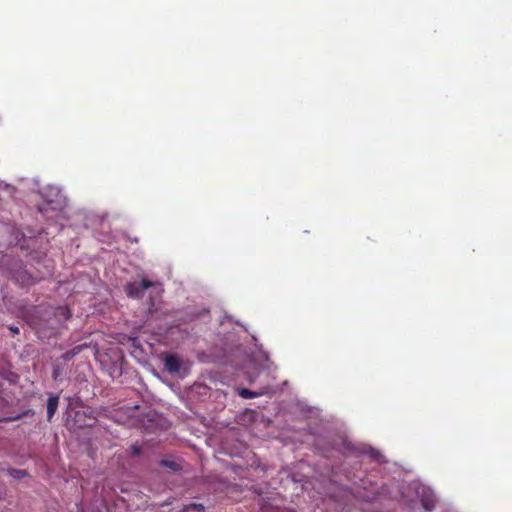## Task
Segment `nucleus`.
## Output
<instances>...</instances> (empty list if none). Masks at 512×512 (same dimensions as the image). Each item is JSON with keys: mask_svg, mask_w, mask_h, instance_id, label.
Segmentation results:
<instances>
[{"mask_svg": "<svg viewBox=\"0 0 512 512\" xmlns=\"http://www.w3.org/2000/svg\"><path fill=\"white\" fill-rule=\"evenodd\" d=\"M155 283L148 279H142L140 282H128L124 286V291L128 297L133 299H141L144 296V292L151 287H154Z\"/></svg>", "mask_w": 512, "mask_h": 512, "instance_id": "nucleus-1", "label": "nucleus"}, {"mask_svg": "<svg viewBox=\"0 0 512 512\" xmlns=\"http://www.w3.org/2000/svg\"><path fill=\"white\" fill-rule=\"evenodd\" d=\"M71 421L73 428L83 429L93 427L97 422V418L95 417L93 411L78 410L74 412Z\"/></svg>", "mask_w": 512, "mask_h": 512, "instance_id": "nucleus-2", "label": "nucleus"}, {"mask_svg": "<svg viewBox=\"0 0 512 512\" xmlns=\"http://www.w3.org/2000/svg\"><path fill=\"white\" fill-rule=\"evenodd\" d=\"M164 367L169 373H178L181 368L180 360L173 354L166 355L164 359Z\"/></svg>", "mask_w": 512, "mask_h": 512, "instance_id": "nucleus-3", "label": "nucleus"}, {"mask_svg": "<svg viewBox=\"0 0 512 512\" xmlns=\"http://www.w3.org/2000/svg\"><path fill=\"white\" fill-rule=\"evenodd\" d=\"M59 404V396L58 395H50L47 400V420L51 421L53 418Z\"/></svg>", "mask_w": 512, "mask_h": 512, "instance_id": "nucleus-4", "label": "nucleus"}, {"mask_svg": "<svg viewBox=\"0 0 512 512\" xmlns=\"http://www.w3.org/2000/svg\"><path fill=\"white\" fill-rule=\"evenodd\" d=\"M238 394L244 399H252V398H256L261 395V393L251 391L247 388L238 389Z\"/></svg>", "mask_w": 512, "mask_h": 512, "instance_id": "nucleus-5", "label": "nucleus"}, {"mask_svg": "<svg viewBox=\"0 0 512 512\" xmlns=\"http://www.w3.org/2000/svg\"><path fill=\"white\" fill-rule=\"evenodd\" d=\"M161 466L167 467V468H169L172 471H178V470L181 469L180 464H178L177 462L172 461V460H162L161 461Z\"/></svg>", "mask_w": 512, "mask_h": 512, "instance_id": "nucleus-6", "label": "nucleus"}, {"mask_svg": "<svg viewBox=\"0 0 512 512\" xmlns=\"http://www.w3.org/2000/svg\"><path fill=\"white\" fill-rule=\"evenodd\" d=\"M8 473H9V475H11L15 479H22L25 476H27V472L25 470H22V469L10 468V469H8Z\"/></svg>", "mask_w": 512, "mask_h": 512, "instance_id": "nucleus-7", "label": "nucleus"}, {"mask_svg": "<svg viewBox=\"0 0 512 512\" xmlns=\"http://www.w3.org/2000/svg\"><path fill=\"white\" fill-rule=\"evenodd\" d=\"M27 413H28V412H24V413H21V414L15 415V416H9V417L1 418V419H0V423H3V422H12V421H17V420L21 419L23 416L27 415Z\"/></svg>", "mask_w": 512, "mask_h": 512, "instance_id": "nucleus-8", "label": "nucleus"}, {"mask_svg": "<svg viewBox=\"0 0 512 512\" xmlns=\"http://www.w3.org/2000/svg\"><path fill=\"white\" fill-rule=\"evenodd\" d=\"M190 509H194V510H197V511H204V505L201 504V503H191L189 505H186L184 506L183 510H190Z\"/></svg>", "mask_w": 512, "mask_h": 512, "instance_id": "nucleus-9", "label": "nucleus"}, {"mask_svg": "<svg viewBox=\"0 0 512 512\" xmlns=\"http://www.w3.org/2000/svg\"><path fill=\"white\" fill-rule=\"evenodd\" d=\"M422 505H423V508L426 510V511H429L431 512L434 508V504H433V501L431 500H428V499H424L422 500Z\"/></svg>", "mask_w": 512, "mask_h": 512, "instance_id": "nucleus-10", "label": "nucleus"}, {"mask_svg": "<svg viewBox=\"0 0 512 512\" xmlns=\"http://www.w3.org/2000/svg\"><path fill=\"white\" fill-rule=\"evenodd\" d=\"M131 451H132V454L135 455V456H138L141 454L142 452V449L141 447L137 446V445H132L131 446Z\"/></svg>", "mask_w": 512, "mask_h": 512, "instance_id": "nucleus-11", "label": "nucleus"}, {"mask_svg": "<svg viewBox=\"0 0 512 512\" xmlns=\"http://www.w3.org/2000/svg\"><path fill=\"white\" fill-rule=\"evenodd\" d=\"M10 330L14 333V334H18L19 333V328L18 327H11Z\"/></svg>", "mask_w": 512, "mask_h": 512, "instance_id": "nucleus-12", "label": "nucleus"}, {"mask_svg": "<svg viewBox=\"0 0 512 512\" xmlns=\"http://www.w3.org/2000/svg\"><path fill=\"white\" fill-rule=\"evenodd\" d=\"M3 497H4V493H3V491H2V490H0V500H2V499H3Z\"/></svg>", "mask_w": 512, "mask_h": 512, "instance_id": "nucleus-13", "label": "nucleus"}]
</instances>
